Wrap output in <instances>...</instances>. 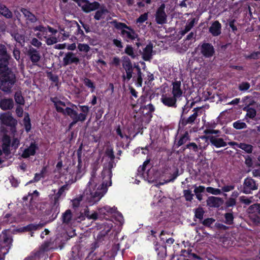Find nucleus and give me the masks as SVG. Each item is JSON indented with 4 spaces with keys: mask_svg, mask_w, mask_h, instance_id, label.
<instances>
[{
    "mask_svg": "<svg viewBox=\"0 0 260 260\" xmlns=\"http://www.w3.org/2000/svg\"><path fill=\"white\" fill-rule=\"evenodd\" d=\"M7 57L0 58V89L4 92L10 93L16 78L12 69L8 67Z\"/></svg>",
    "mask_w": 260,
    "mask_h": 260,
    "instance_id": "obj_1",
    "label": "nucleus"
},
{
    "mask_svg": "<svg viewBox=\"0 0 260 260\" xmlns=\"http://www.w3.org/2000/svg\"><path fill=\"white\" fill-rule=\"evenodd\" d=\"M114 167V165H112V162H108L106 165L104 166L103 170L102 172V177L103 179L105 180V181L107 180V179L109 180V184L106 183L105 184L104 182L101 185L99 186L97 189L95 191H92L89 189V197H88V202L90 205H93L98 202L104 196L105 189L107 186H111L112 184L111 178L112 176V169Z\"/></svg>",
    "mask_w": 260,
    "mask_h": 260,
    "instance_id": "obj_2",
    "label": "nucleus"
},
{
    "mask_svg": "<svg viewBox=\"0 0 260 260\" xmlns=\"http://www.w3.org/2000/svg\"><path fill=\"white\" fill-rule=\"evenodd\" d=\"M79 107L82 112L80 114H78L76 110L70 107H67L64 113H61L64 115H68L72 119V121L69 124L70 128H71L77 122H83L86 119L89 112V107L86 105H79Z\"/></svg>",
    "mask_w": 260,
    "mask_h": 260,
    "instance_id": "obj_3",
    "label": "nucleus"
},
{
    "mask_svg": "<svg viewBox=\"0 0 260 260\" xmlns=\"http://www.w3.org/2000/svg\"><path fill=\"white\" fill-rule=\"evenodd\" d=\"M111 23L115 28L121 30V36L127 41V40H135L138 38V35L135 30L125 23L118 22L116 20H113Z\"/></svg>",
    "mask_w": 260,
    "mask_h": 260,
    "instance_id": "obj_4",
    "label": "nucleus"
},
{
    "mask_svg": "<svg viewBox=\"0 0 260 260\" xmlns=\"http://www.w3.org/2000/svg\"><path fill=\"white\" fill-rule=\"evenodd\" d=\"M258 188V184L251 177H248L244 180L241 191L245 194H250L253 190H257Z\"/></svg>",
    "mask_w": 260,
    "mask_h": 260,
    "instance_id": "obj_5",
    "label": "nucleus"
},
{
    "mask_svg": "<svg viewBox=\"0 0 260 260\" xmlns=\"http://www.w3.org/2000/svg\"><path fill=\"white\" fill-rule=\"evenodd\" d=\"M0 120L3 124L11 127L12 129H16L17 121L13 117L10 112L2 114L0 116Z\"/></svg>",
    "mask_w": 260,
    "mask_h": 260,
    "instance_id": "obj_6",
    "label": "nucleus"
},
{
    "mask_svg": "<svg viewBox=\"0 0 260 260\" xmlns=\"http://www.w3.org/2000/svg\"><path fill=\"white\" fill-rule=\"evenodd\" d=\"M200 46L201 54L205 58L212 57L215 52V49L212 44L207 42H203Z\"/></svg>",
    "mask_w": 260,
    "mask_h": 260,
    "instance_id": "obj_7",
    "label": "nucleus"
},
{
    "mask_svg": "<svg viewBox=\"0 0 260 260\" xmlns=\"http://www.w3.org/2000/svg\"><path fill=\"white\" fill-rule=\"evenodd\" d=\"M165 5L162 4L157 9L155 20L157 24L162 25L167 23V15L165 11Z\"/></svg>",
    "mask_w": 260,
    "mask_h": 260,
    "instance_id": "obj_8",
    "label": "nucleus"
},
{
    "mask_svg": "<svg viewBox=\"0 0 260 260\" xmlns=\"http://www.w3.org/2000/svg\"><path fill=\"white\" fill-rule=\"evenodd\" d=\"M39 148L38 144L35 141H31L29 146L25 148L22 151L21 156L23 158H28L30 156H34Z\"/></svg>",
    "mask_w": 260,
    "mask_h": 260,
    "instance_id": "obj_9",
    "label": "nucleus"
},
{
    "mask_svg": "<svg viewBox=\"0 0 260 260\" xmlns=\"http://www.w3.org/2000/svg\"><path fill=\"white\" fill-rule=\"evenodd\" d=\"M82 4L80 7L82 10L86 13L95 11L100 7V4L96 1L91 3L88 0H82Z\"/></svg>",
    "mask_w": 260,
    "mask_h": 260,
    "instance_id": "obj_10",
    "label": "nucleus"
},
{
    "mask_svg": "<svg viewBox=\"0 0 260 260\" xmlns=\"http://www.w3.org/2000/svg\"><path fill=\"white\" fill-rule=\"evenodd\" d=\"M80 63V59L73 52L69 51L65 53L63 58V66L75 64H78Z\"/></svg>",
    "mask_w": 260,
    "mask_h": 260,
    "instance_id": "obj_11",
    "label": "nucleus"
},
{
    "mask_svg": "<svg viewBox=\"0 0 260 260\" xmlns=\"http://www.w3.org/2000/svg\"><path fill=\"white\" fill-rule=\"evenodd\" d=\"M200 108H196L193 109L194 113L189 117L186 118L181 115L179 125L182 127H184L187 124H192L194 123L197 117L198 116V111Z\"/></svg>",
    "mask_w": 260,
    "mask_h": 260,
    "instance_id": "obj_12",
    "label": "nucleus"
},
{
    "mask_svg": "<svg viewBox=\"0 0 260 260\" xmlns=\"http://www.w3.org/2000/svg\"><path fill=\"white\" fill-rule=\"evenodd\" d=\"M70 186L69 184L66 183L64 185L61 186L57 192L54 194L53 199V204L59 205V200L61 196H65V191L68 190L70 189Z\"/></svg>",
    "mask_w": 260,
    "mask_h": 260,
    "instance_id": "obj_13",
    "label": "nucleus"
},
{
    "mask_svg": "<svg viewBox=\"0 0 260 260\" xmlns=\"http://www.w3.org/2000/svg\"><path fill=\"white\" fill-rule=\"evenodd\" d=\"M177 98L174 95L170 96L167 94H163L160 100L165 106L175 108L177 106Z\"/></svg>",
    "mask_w": 260,
    "mask_h": 260,
    "instance_id": "obj_14",
    "label": "nucleus"
},
{
    "mask_svg": "<svg viewBox=\"0 0 260 260\" xmlns=\"http://www.w3.org/2000/svg\"><path fill=\"white\" fill-rule=\"evenodd\" d=\"M27 55L34 64L38 62L41 59V56L39 51L31 46H30L27 50Z\"/></svg>",
    "mask_w": 260,
    "mask_h": 260,
    "instance_id": "obj_15",
    "label": "nucleus"
},
{
    "mask_svg": "<svg viewBox=\"0 0 260 260\" xmlns=\"http://www.w3.org/2000/svg\"><path fill=\"white\" fill-rule=\"evenodd\" d=\"M20 12L24 15L27 24L28 23H35L38 20L37 16L26 8H21Z\"/></svg>",
    "mask_w": 260,
    "mask_h": 260,
    "instance_id": "obj_16",
    "label": "nucleus"
},
{
    "mask_svg": "<svg viewBox=\"0 0 260 260\" xmlns=\"http://www.w3.org/2000/svg\"><path fill=\"white\" fill-rule=\"evenodd\" d=\"M153 52V44L151 42L143 49L142 58L146 61H150L152 59Z\"/></svg>",
    "mask_w": 260,
    "mask_h": 260,
    "instance_id": "obj_17",
    "label": "nucleus"
},
{
    "mask_svg": "<svg viewBox=\"0 0 260 260\" xmlns=\"http://www.w3.org/2000/svg\"><path fill=\"white\" fill-rule=\"evenodd\" d=\"M109 13V11L104 5L102 6L100 5V7L99 9L96 10L93 18L95 20L99 21L102 19H104L105 15Z\"/></svg>",
    "mask_w": 260,
    "mask_h": 260,
    "instance_id": "obj_18",
    "label": "nucleus"
},
{
    "mask_svg": "<svg viewBox=\"0 0 260 260\" xmlns=\"http://www.w3.org/2000/svg\"><path fill=\"white\" fill-rule=\"evenodd\" d=\"M228 145L231 146H237L238 148L243 150L247 153H251L252 152L253 147L250 144L244 143H238L236 142H230Z\"/></svg>",
    "mask_w": 260,
    "mask_h": 260,
    "instance_id": "obj_19",
    "label": "nucleus"
},
{
    "mask_svg": "<svg viewBox=\"0 0 260 260\" xmlns=\"http://www.w3.org/2000/svg\"><path fill=\"white\" fill-rule=\"evenodd\" d=\"M205 138L209 139L210 143L216 148L224 147L228 144V143L227 144L222 138H218L214 136H208Z\"/></svg>",
    "mask_w": 260,
    "mask_h": 260,
    "instance_id": "obj_20",
    "label": "nucleus"
},
{
    "mask_svg": "<svg viewBox=\"0 0 260 260\" xmlns=\"http://www.w3.org/2000/svg\"><path fill=\"white\" fill-rule=\"evenodd\" d=\"M221 24L216 20L214 21L209 28V32L214 37L218 36L221 34Z\"/></svg>",
    "mask_w": 260,
    "mask_h": 260,
    "instance_id": "obj_21",
    "label": "nucleus"
},
{
    "mask_svg": "<svg viewBox=\"0 0 260 260\" xmlns=\"http://www.w3.org/2000/svg\"><path fill=\"white\" fill-rule=\"evenodd\" d=\"M116 209L114 208L110 207L108 206H105L98 209V213L100 218H106V216H109L110 214L115 213Z\"/></svg>",
    "mask_w": 260,
    "mask_h": 260,
    "instance_id": "obj_22",
    "label": "nucleus"
},
{
    "mask_svg": "<svg viewBox=\"0 0 260 260\" xmlns=\"http://www.w3.org/2000/svg\"><path fill=\"white\" fill-rule=\"evenodd\" d=\"M14 107V101L11 98H4L0 100V108L3 110H11Z\"/></svg>",
    "mask_w": 260,
    "mask_h": 260,
    "instance_id": "obj_23",
    "label": "nucleus"
},
{
    "mask_svg": "<svg viewBox=\"0 0 260 260\" xmlns=\"http://www.w3.org/2000/svg\"><path fill=\"white\" fill-rule=\"evenodd\" d=\"M222 204V200L219 197H210L207 200V204L211 207H219Z\"/></svg>",
    "mask_w": 260,
    "mask_h": 260,
    "instance_id": "obj_24",
    "label": "nucleus"
},
{
    "mask_svg": "<svg viewBox=\"0 0 260 260\" xmlns=\"http://www.w3.org/2000/svg\"><path fill=\"white\" fill-rule=\"evenodd\" d=\"M46 222L41 223L40 222L38 224L36 223H30L26 226L22 228V231L23 232H31L32 231H36L38 230L41 229L45 225Z\"/></svg>",
    "mask_w": 260,
    "mask_h": 260,
    "instance_id": "obj_25",
    "label": "nucleus"
},
{
    "mask_svg": "<svg viewBox=\"0 0 260 260\" xmlns=\"http://www.w3.org/2000/svg\"><path fill=\"white\" fill-rule=\"evenodd\" d=\"M172 94L177 98L182 96V91L181 89V82L180 81H175L172 83Z\"/></svg>",
    "mask_w": 260,
    "mask_h": 260,
    "instance_id": "obj_26",
    "label": "nucleus"
},
{
    "mask_svg": "<svg viewBox=\"0 0 260 260\" xmlns=\"http://www.w3.org/2000/svg\"><path fill=\"white\" fill-rule=\"evenodd\" d=\"M50 101L54 104V106L56 109V110L59 113H64L65 109H63L62 107L59 106L58 105H60L62 106H66V104L64 102L60 100H58L57 98H51Z\"/></svg>",
    "mask_w": 260,
    "mask_h": 260,
    "instance_id": "obj_27",
    "label": "nucleus"
},
{
    "mask_svg": "<svg viewBox=\"0 0 260 260\" xmlns=\"http://www.w3.org/2000/svg\"><path fill=\"white\" fill-rule=\"evenodd\" d=\"M0 14L7 19H11L13 17L12 12L2 3H0Z\"/></svg>",
    "mask_w": 260,
    "mask_h": 260,
    "instance_id": "obj_28",
    "label": "nucleus"
},
{
    "mask_svg": "<svg viewBox=\"0 0 260 260\" xmlns=\"http://www.w3.org/2000/svg\"><path fill=\"white\" fill-rule=\"evenodd\" d=\"M190 140L188 132L186 131L179 138V140L176 143L175 146L179 148L181 146L184 144L187 141Z\"/></svg>",
    "mask_w": 260,
    "mask_h": 260,
    "instance_id": "obj_29",
    "label": "nucleus"
},
{
    "mask_svg": "<svg viewBox=\"0 0 260 260\" xmlns=\"http://www.w3.org/2000/svg\"><path fill=\"white\" fill-rule=\"evenodd\" d=\"M73 214L70 209L67 210L62 215V221L63 223L69 224L71 222Z\"/></svg>",
    "mask_w": 260,
    "mask_h": 260,
    "instance_id": "obj_30",
    "label": "nucleus"
},
{
    "mask_svg": "<svg viewBox=\"0 0 260 260\" xmlns=\"http://www.w3.org/2000/svg\"><path fill=\"white\" fill-rule=\"evenodd\" d=\"M46 258V256L40 254V253L37 251L32 252L29 256L25 258L24 260H45Z\"/></svg>",
    "mask_w": 260,
    "mask_h": 260,
    "instance_id": "obj_31",
    "label": "nucleus"
},
{
    "mask_svg": "<svg viewBox=\"0 0 260 260\" xmlns=\"http://www.w3.org/2000/svg\"><path fill=\"white\" fill-rule=\"evenodd\" d=\"M11 36L21 46L24 45L25 43V37L24 35L20 34L18 32H14L11 34Z\"/></svg>",
    "mask_w": 260,
    "mask_h": 260,
    "instance_id": "obj_32",
    "label": "nucleus"
},
{
    "mask_svg": "<svg viewBox=\"0 0 260 260\" xmlns=\"http://www.w3.org/2000/svg\"><path fill=\"white\" fill-rule=\"evenodd\" d=\"M193 211L194 213V218H198L200 221H202L205 213L203 208L201 207H199L196 209H194ZM194 220L196 221L195 219H194Z\"/></svg>",
    "mask_w": 260,
    "mask_h": 260,
    "instance_id": "obj_33",
    "label": "nucleus"
},
{
    "mask_svg": "<svg viewBox=\"0 0 260 260\" xmlns=\"http://www.w3.org/2000/svg\"><path fill=\"white\" fill-rule=\"evenodd\" d=\"M14 100L15 102L19 105L23 106L25 104V100L22 96L21 91H17L14 94Z\"/></svg>",
    "mask_w": 260,
    "mask_h": 260,
    "instance_id": "obj_34",
    "label": "nucleus"
},
{
    "mask_svg": "<svg viewBox=\"0 0 260 260\" xmlns=\"http://www.w3.org/2000/svg\"><path fill=\"white\" fill-rule=\"evenodd\" d=\"M2 234L4 244H5L7 246L10 247L13 241L11 236L8 234L6 231H3Z\"/></svg>",
    "mask_w": 260,
    "mask_h": 260,
    "instance_id": "obj_35",
    "label": "nucleus"
},
{
    "mask_svg": "<svg viewBox=\"0 0 260 260\" xmlns=\"http://www.w3.org/2000/svg\"><path fill=\"white\" fill-rule=\"evenodd\" d=\"M243 110L246 111V117H248L251 119H253L256 114V110L251 107H245Z\"/></svg>",
    "mask_w": 260,
    "mask_h": 260,
    "instance_id": "obj_36",
    "label": "nucleus"
},
{
    "mask_svg": "<svg viewBox=\"0 0 260 260\" xmlns=\"http://www.w3.org/2000/svg\"><path fill=\"white\" fill-rule=\"evenodd\" d=\"M51 212H53V213L51 216L50 217L48 222H51L57 218V215L59 212V205L57 206V205L53 204Z\"/></svg>",
    "mask_w": 260,
    "mask_h": 260,
    "instance_id": "obj_37",
    "label": "nucleus"
},
{
    "mask_svg": "<svg viewBox=\"0 0 260 260\" xmlns=\"http://www.w3.org/2000/svg\"><path fill=\"white\" fill-rule=\"evenodd\" d=\"M122 66L125 70L132 69L133 68L132 63L127 56L122 57Z\"/></svg>",
    "mask_w": 260,
    "mask_h": 260,
    "instance_id": "obj_38",
    "label": "nucleus"
},
{
    "mask_svg": "<svg viewBox=\"0 0 260 260\" xmlns=\"http://www.w3.org/2000/svg\"><path fill=\"white\" fill-rule=\"evenodd\" d=\"M124 53L129 56L132 59H135L137 57V54L134 52L133 47L130 45H126Z\"/></svg>",
    "mask_w": 260,
    "mask_h": 260,
    "instance_id": "obj_39",
    "label": "nucleus"
},
{
    "mask_svg": "<svg viewBox=\"0 0 260 260\" xmlns=\"http://www.w3.org/2000/svg\"><path fill=\"white\" fill-rule=\"evenodd\" d=\"M23 123L26 132H29L31 129L30 119L28 113H26L23 119Z\"/></svg>",
    "mask_w": 260,
    "mask_h": 260,
    "instance_id": "obj_40",
    "label": "nucleus"
},
{
    "mask_svg": "<svg viewBox=\"0 0 260 260\" xmlns=\"http://www.w3.org/2000/svg\"><path fill=\"white\" fill-rule=\"evenodd\" d=\"M48 78L55 84V86H58L59 83V77L58 75L54 74L52 72H47Z\"/></svg>",
    "mask_w": 260,
    "mask_h": 260,
    "instance_id": "obj_41",
    "label": "nucleus"
},
{
    "mask_svg": "<svg viewBox=\"0 0 260 260\" xmlns=\"http://www.w3.org/2000/svg\"><path fill=\"white\" fill-rule=\"evenodd\" d=\"M248 210L249 213H256L260 215V204H254L250 206Z\"/></svg>",
    "mask_w": 260,
    "mask_h": 260,
    "instance_id": "obj_42",
    "label": "nucleus"
},
{
    "mask_svg": "<svg viewBox=\"0 0 260 260\" xmlns=\"http://www.w3.org/2000/svg\"><path fill=\"white\" fill-rule=\"evenodd\" d=\"M83 83L86 87L90 88V91L91 92H93L94 91L95 89V86L94 83L90 79L88 78H85L83 80Z\"/></svg>",
    "mask_w": 260,
    "mask_h": 260,
    "instance_id": "obj_43",
    "label": "nucleus"
},
{
    "mask_svg": "<svg viewBox=\"0 0 260 260\" xmlns=\"http://www.w3.org/2000/svg\"><path fill=\"white\" fill-rule=\"evenodd\" d=\"M49 245L50 244L49 242H45L43 245H41V247L40 248V249L38 251L40 253V254H42L43 256L47 257L45 252L49 250Z\"/></svg>",
    "mask_w": 260,
    "mask_h": 260,
    "instance_id": "obj_44",
    "label": "nucleus"
},
{
    "mask_svg": "<svg viewBox=\"0 0 260 260\" xmlns=\"http://www.w3.org/2000/svg\"><path fill=\"white\" fill-rule=\"evenodd\" d=\"M233 126L236 129H242L247 127L246 124L245 122H241V120H237L234 122Z\"/></svg>",
    "mask_w": 260,
    "mask_h": 260,
    "instance_id": "obj_45",
    "label": "nucleus"
},
{
    "mask_svg": "<svg viewBox=\"0 0 260 260\" xmlns=\"http://www.w3.org/2000/svg\"><path fill=\"white\" fill-rule=\"evenodd\" d=\"M225 221L226 224L231 225L233 223L234 216L232 213H226L224 214Z\"/></svg>",
    "mask_w": 260,
    "mask_h": 260,
    "instance_id": "obj_46",
    "label": "nucleus"
},
{
    "mask_svg": "<svg viewBox=\"0 0 260 260\" xmlns=\"http://www.w3.org/2000/svg\"><path fill=\"white\" fill-rule=\"evenodd\" d=\"M183 196L187 201L191 202L193 199V194L191 193V191L189 189H185L183 190Z\"/></svg>",
    "mask_w": 260,
    "mask_h": 260,
    "instance_id": "obj_47",
    "label": "nucleus"
},
{
    "mask_svg": "<svg viewBox=\"0 0 260 260\" xmlns=\"http://www.w3.org/2000/svg\"><path fill=\"white\" fill-rule=\"evenodd\" d=\"M78 49L81 52L87 53L90 50V47L88 44L79 43L78 45Z\"/></svg>",
    "mask_w": 260,
    "mask_h": 260,
    "instance_id": "obj_48",
    "label": "nucleus"
},
{
    "mask_svg": "<svg viewBox=\"0 0 260 260\" xmlns=\"http://www.w3.org/2000/svg\"><path fill=\"white\" fill-rule=\"evenodd\" d=\"M206 191L208 193H211L214 195L220 194L221 193V189L218 188H213L212 187H208L206 188Z\"/></svg>",
    "mask_w": 260,
    "mask_h": 260,
    "instance_id": "obj_49",
    "label": "nucleus"
},
{
    "mask_svg": "<svg viewBox=\"0 0 260 260\" xmlns=\"http://www.w3.org/2000/svg\"><path fill=\"white\" fill-rule=\"evenodd\" d=\"M143 109L148 110V112L146 113V114L147 115H150V117H151L152 113H153L155 110L154 106L150 103L144 106Z\"/></svg>",
    "mask_w": 260,
    "mask_h": 260,
    "instance_id": "obj_50",
    "label": "nucleus"
},
{
    "mask_svg": "<svg viewBox=\"0 0 260 260\" xmlns=\"http://www.w3.org/2000/svg\"><path fill=\"white\" fill-rule=\"evenodd\" d=\"M148 17V13H144V14L141 15L137 19L136 23L142 24L145 22Z\"/></svg>",
    "mask_w": 260,
    "mask_h": 260,
    "instance_id": "obj_51",
    "label": "nucleus"
},
{
    "mask_svg": "<svg viewBox=\"0 0 260 260\" xmlns=\"http://www.w3.org/2000/svg\"><path fill=\"white\" fill-rule=\"evenodd\" d=\"M110 230L111 227H108L107 230L100 231L97 236V239L99 240H103V238L108 234L109 232L110 231Z\"/></svg>",
    "mask_w": 260,
    "mask_h": 260,
    "instance_id": "obj_52",
    "label": "nucleus"
},
{
    "mask_svg": "<svg viewBox=\"0 0 260 260\" xmlns=\"http://www.w3.org/2000/svg\"><path fill=\"white\" fill-rule=\"evenodd\" d=\"M46 171V168H43L42 170L41 171L40 173H36L35 175V177L32 179V181L34 182H38L40 180L41 178L43 177V174Z\"/></svg>",
    "mask_w": 260,
    "mask_h": 260,
    "instance_id": "obj_53",
    "label": "nucleus"
},
{
    "mask_svg": "<svg viewBox=\"0 0 260 260\" xmlns=\"http://www.w3.org/2000/svg\"><path fill=\"white\" fill-rule=\"evenodd\" d=\"M46 38V43L47 45H52L55 43H56L58 41L57 39L55 37L50 36L48 38L46 37H45Z\"/></svg>",
    "mask_w": 260,
    "mask_h": 260,
    "instance_id": "obj_54",
    "label": "nucleus"
},
{
    "mask_svg": "<svg viewBox=\"0 0 260 260\" xmlns=\"http://www.w3.org/2000/svg\"><path fill=\"white\" fill-rule=\"evenodd\" d=\"M250 85L249 83L247 82H243L239 85V89L240 91H246L249 89Z\"/></svg>",
    "mask_w": 260,
    "mask_h": 260,
    "instance_id": "obj_55",
    "label": "nucleus"
},
{
    "mask_svg": "<svg viewBox=\"0 0 260 260\" xmlns=\"http://www.w3.org/2000/svg\"><path fill=\"white\" fill-rule=\"evenodd\" d=\"M106 154L110 158V160L109 162H112V165H114L115 155L113 149H107L106 151Z\"/></svg>",
    "mask_w": 260,
    "mask_h": 260,
    "instance_id": "obj_56",
    "label": "nucleus"
},
{
    "mask_svg": "<svg viewBox=\"0 0 260 260\" xmlns=\"http://www.w3.org/2000/svg\"><path fill=\"white\" fill-rule=\"evenodd\" d=\"M7 57L9 60L10 59L9 56L7 54V49L5 46H0V57Z\"/></svg>",
    "mask_w": 260,
    "mask_h": 260,
    "instance_id": "obj_57",
    "label": "nucleus"
},
{
    "mask_svg": "<svg viewBox=\"0 0 260 260\" xmlns=\"http://www.w3.org/2000/svg\"><path fill=\"white\" fill-rule=\"evenodd\" d=\"M186 147L195 152H198L199 150L198 145L194 142L189 143L186 145Z\"/></svg>",
    "mask_w": 260,
    "mask_h": 260,
    "instance_id": "obj_58",
    "label": "nucleus"
},
{
    "mask_svg": "<svg viewBox=\"0 0 260 260\" xmlns=\"http://www.w3.org/2000/svg\"><path fill=\"white\" fill-rule=\"evenodd\" d=\"M193 25V21H191L188 24H186L185 26V28L181 31V35H184L187 32H188Z\"/></svg>",
    "mask_w": 260,
    "mask_h": 260,
    "instance_id": "obj_59",
    "label": "nucleus"
},
{
    "mask_svg": "<svg viewBox=\"0 0 260 260\" xmlns=\"http://www.w3.org/2000/svg\"><path fill=\"white\" fill-rule=\"evenodd\" d=\"M247 59H257L260 58V52H253L246 57Z\"/></svg>",
    "mask_w": 260,
    "mask_h": 260,
    "instance_id": "obj_60",
    "label": "nucleus"
},
{
    "mask_svg": "<svg viewBox=\"0 0 260 260\" xmlns=\"http://www.w3.org/2000/svg\"><path fill=\"white\" fill-rule=\"evenodd\" d=\"M236 204V200L234 198H229L225 202V206L226 207H232L234 206Z\"/></svg>",
    "mask_w": 260,
    "mask_h": 260,
    "instance_id": "obj_61",
    "label": "nucleus"
},
{
    "mask_svg": "<svg viewBox=\"0 0 260 260\" xmlns=\"http://www.w3.org/2000/svg\"><path fill=\"white\" fill-rule=\"evenodd\" d=\"M82 200V197L79 198H76L72 200V207L73 208L76 209L80 205V202Z\"/></svg>",
    "mask_w": 260,
    "mask_h": 260,
    "instance_id": "obj_62",
    "label": "nucleus"
},
{
    "mask_svg": "<svg viewBox=\"0 0 260 260\" xmlns=\"http://www.w3.org/2000/svg\"><path fill=\"white\" fill-rule=\"evenodd\" d=\"M214 221L215 220L212 218H208L202 221V224L206 226L209 227Z\"/></svg>",
    "mask_w": 260,
    "mask_h": 260,
    "instance_id": "obj_63",
    "label": "nucleus"
},
{
    "mask_svg": "<svg viewBox=\"0 0 260 260\" xmlns=\"http://www.w3.org/2000/svg\"><path fill=\"white\" fill-rule=\"evenodd\" d=\"M2 145H11V139L9 136L8 135H4L2 138Z\"/></svg>",
    "mask_w": 260,
    "mask_h": 260,
    "instance_id": "obj_64",
    "label": "nucleus"
}]
</instances>
